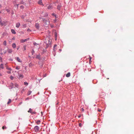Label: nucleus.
Instances as JSON below:
<instances>
[{
	"label": "nucleus",
	"instance_id": "10",
	"mask_svg": "<svg viewBox=\"0 0 134 134\" xmlns=\"http://www.w3.org/2000/svg\"><path fill=\"white\" fill-rule=\"evenodd\" d=\"M20 24L19 23H17L16 24V27L17 28H18L20 26Z\"/></svg>",
	"mask_w": 134,
	"mask_h": 134
},
{
	"label": "nucleus",
	"instance_id": "13",
	"mask_svg": "<svg viewBox=\"0 0 134 134\" xmlns=\"http://www.w3.org/2000/svg\"><path fill=\"white\" fill-rule=\"evenodd\" d=\"M35 27L37 29H38L39 28V25L38 24L36 23L35 24Z\"/></svg>",
	"mask_w": 134,
	"mask_h": 134
},
{
	"label": "nucleus",
	"instance_id": "28",
	"mask_svg": "<svg viewBox=\"0 0 134 134\" xmlns=\"http://www.w3.org/2000/svg\"><path fill=\"white\" fill-rule=\"evenodd\" d=\"M34 52H34V50L33 49L32 50V52H31V53H32V55L34 54Z\"/></svg>",
	"mask_w": 134,
	"mask_h": 134
},
{
	"label": "nucleus",
	"instance_id": "32",
	"mask_svg": "<svg viewBox=\"0 0 134 134\" xmlns=\"http://www.w3.org/2000/svg\"><path fill=\"white\" fill-rule=\"evenodd\" d=\"M7 69H8V70H10V71H11V69L10 68H7Z\"/></svg>",
	"mask_w": 134,
	"mask_h": 134
},
{
	"label": "nucleus",
	"instance_id": "49",
	"mask_svg": "<svg viewBox=\"0 0 134 134\" xmlns=\"http://www.w3.org/2000/svg\"><path fill=\"white\" fill-rule=\"evenodd\" d=\"M82 110H84V109L83 108H82Z\"/></svg>",
	"mask_w": 134,
	"mask_h": 134
},
{
	"label": "nucleus",
	"instance_id": "43",
	"mask_svg": "<svg viewBox=\"0 0 134 134\" xmlns=\"http://www.w3.org/2000/svg\"><path fill=\"white\" fill-rule=\"evenodd\" d=\"M2 74L0 73V76H2Z\"/></svg>",
	"mask_w": 134,
	"mask_h": 134
},
{
	"label": "nucleus",
	"instance_id": "34",
	"mask_svg": "<svg viewBox=\"0 0 134 134\" xmlns=\"http://www.w3.org/2000/svg\"><path fill=\"white\" fill-rule=\"evenodd\" d=\"M81 123H80L79 124V126L80 127H81Z\"/></svg>",
	"mask_w": 134,
	"mask_h": 134
},
{
	"label": "nucleus",
	"instance_id": "24",
	"mask_svg": "<svg viewBox=\"0 0 134 134\" xmlns=\"http://www.w3.org/2000/svg\"><path fill=\"white\" fill-rule=\"evenodd\" d=\"M24 84L26 86H27L28 83H27V82H24Z\"/></svg>",
	"mask_w": 134,
	"mask_h": 134
},
{
	"label": "nucleus",
	"instance_id": "37",
	"mask_svg": "<svg viewBox=\"0 0 134 134\" xmlns=\"http://www.w3.org/2000/svg\"><path fill=\"white\" fill-rule=\"evenodd\" d=\"M36 44H37L36 43H34V45H36Z\"/></svg>",
	"mask_w": 134,
	"mask_h": 134
},
{
	"label": "nucleus",
	"instance_id": "50",
	"mask_svg": "<svg viewBox=\"0 0 134 134\" xmlns=\"http://www.w3.org/2000/svg\"><path fill=\"white\" fill-rule=\"evenodd\" d=\"M7 12H8V9H7Z\"/></svg>",
	"mask_w": 134,
	"mask_h": 134
},
{
	"label": "nucleus",
	"instance_id": "30",
	"mask_svg": "<svg viewBox=\"0 0 134 134\" xmlns=\"http://www.w3.org/2000/svg\"><path fill=\"white\" fill-rule=\"evenodd\" d=\"M49 24V22L48 21H47L46 22V25H48Z\"/></svg>",
	"mask_w": 134,
	"mask_h": 134
},
{
	"label": "nucleus",
	"instance_id": "5",
	"mask_svg": "<svg viewBox=\"0 0 134 134\" xmlns=\"http://www.w3.org/2000/svg\"><path fill=\"white\" fill-rule=\"evenodd\" d=\"M19 78L20 79L22 78L23 77V75H22L18 73Z\"/></svg>",
	"mask_w": 134,
	"mask_h": 134
},
{
	"label": "nucleus",
	"instance_id": "6",
	"mask_svg": "<svg viewBox=\"0 0 134 134\" xmlns=\"http://www.w3.org/2000/svg\"><path fill=\"white\" fill-rule=\"evenodd\" d=\"M7 52L9 53H12V49H8L7 50Z\"/></svg>",
	"mask_w": 134,
	"mask_h": 134
},
{
	"label": "nucleus",
	"instance_id": "47",
	"mask_svg": "<svg viewBox=\"0 0 134 134\" xmlns=\"http://www.w3.org/2000/svg\"><path fill=\"white\" fill-rule=\"evenodd\" d=\"M25 69H26V67L25 68Z\"/></svg>",
	"mask_w": 134,
	"mask_h": 134
},
{
	"label": "nucleus",
	"instance_id": "29",
	"mask_svg": "<svg viewBox=\"0 0 134 134\" xmlns=\"http://www.w3.org/2000/svg\"><path fill=\"white\" fill-rule=\"evenodd\" d=\"M0 25L2 26H3V24L2 22L1 21H0Z\"/></svg>",
	"mask_w": 134,
	"mask_h": 134
},
{
	"label": "nucleus",
	"instance_id": "7",
	"mask_svg": "<svg viewBox=\"0 0 134 134\" xmlns=\"http://www.w3.org/2000/svg\"><path fill=\"white\" fill-rule=\"evenodd\" d=\"M16 60H17V61L19 62L20 63H21L22 62V61H21V60L18 57H16Z\"/></svg>",
	"mask_w": 134,
	"mask_h": 134
},
{
	"label": "nucleus",
	"instance_id": "40",
	"mask_svg": "<svg viewBox=\"0 0 134 134\" xmlns=\"http://www.w3.org/2000/svg\"><path fill=\"white\" fill-rule=\"evenodd\" d=\"M23 7V6H21V8H22Z\"/></svg>",
	"mask_w": 134,
	"mask_h": 134
},
{
	"label": "nucleus",
	"instance_id": "38",
	"mask_svg": "<svg viewBox=\"0 0 134 134\" xmlns=\"http://www.w3.org/2000/svg\"><path fill=\"white\" fill-rule=\"evenodd\" d=\"M18 85L17 84H16V85H15V86H16V87H18Z\"/></svg>",
	"mask_w": 134,
	"mask_h": 134
},
{
	"label": "nucleus",
	"instance_id": "35",
	"mask_svg": "<svg viewBox=\"0 0 134 134\" xmlns=\"http://www.w3.org/2000/svg\"><path fill=\"white\" fill-rule=\"evenodd\" d=\"M98 111H99V112L100 111H101V109H98Z\"/></svg>",
	"mask_w": 134,
	"mask_h": 134
},
{
	"label": "nucleus",
	"instance_id": "39",
	"mask_svg": "<svg viewBox=\"0 0 134 134\" xmlns=\"http://www.w3.org/2000/svg\"><path fill=\"white\" fill-rule=\"evenodd\" d=\"M78 117L79 118H80L81 117V116L80 115L78 116Z\"/></svg>",
	"mask_w": 134,
	"mask_h": 134
},
{
	"label": "nucleus",
	"instance_id": "14",
	"mask_svg": "<svg viewBox=\"0 0 134 134\" xmlns=\"http://www.w3.org/2000/svg\"><path fill=\"white\" fill-rule=\"evenodd\" d=\"M12 32L14 34H15L16 33V32L14 30L12 29L11 30Z\"/></svg>",
	"mask_w": 134,
	"mask_h": 134
},
{
	"label": "nucleus",
	"instance_id": "45",
	"mask_svg": "<svg viewBox=\"0 0 134 134\" xmlns=\"http://www.w3.org/2000/svg\"><path fill=\"white\" fill-rule=\"evenodd\" d=\"M19 48H17V49L18 50L19 49Z\"/></svg>",
	"mask_w": 134,
	"mask_h": 134
},
{
	"label": "nucleus",
	"instance_id": "16",
	"mask_svg": "<svg viewBox=\"0 0 134 134\" xmlns=\"http://www.w3.org/2000/svg\"><path fill=\"white\" fill-rule=\"evenodd\" d=\"M61 7V5H58L57 7V9L59 10H60V7Z\"/></svg>",
	"mask_w": 134,
	"mask_h": 134
},
{
	"label": "nucleus",
	"instance_id": "42",
	"mask_svg": "<svg viewBox=\"0 0 134 134\" xmlns=\"http://www.w3.org/2000/svg\"><path fill=\"white\" fill-rule=\"evenodd\" d=\"M22 102H21L19 104H21L22 103Z\"/></svg>",
	"mask_w": 134,
	"mask_h": 134
},
{
	"label": "nucleus",
	"instance_id": "17",
	"mask_svg": "<svg viewBox=\"0 0 134 134\" xmlns=\"http://www.w3.org/2000/svg\"><path fill=\"white\" fill-rule=\"evenodd\" d=\"M38 3L40 5H42V2L41 0H39L38 2Z\"/></svg>",
	"mask_w": 134,
	"mask_h": 134
},
{
	"label": "nucleus",
	"instance_id": "18",
	"mask_svg": "<svg viewBox=\"0 0 134 134\" xmlns=\"http://www.w3.org/2000/svg\"><path fill=\"white\" fill-rule=\"evenodd\" d=\"M56 46H57L56 45H55L54 46L53 50L54 51H55L56 50V48H55V47H56Z\"/></svg>",
	"mask_w": 134,
	"mask_h": 134
},
{
	"label": "nucleus",
	"instance_id": "22",
	"mask_svg": "<svg viewBox=\"0 0 134 134\" xmlns=\"http://www.w3.org/2000/svg\"><path fill=\"white\" fill-rule=\"evenodd\" d=\"M31 93V91H29L28 93V95H30Z\"/></svg>",
	"mask_w": 134,
	"mask_h": 134
},
{
	"label": "nucleus",
	"instance_id": "8",
	"mask_svg": "<svg viewBox=\"0 0 134 134\" xmlns=\"http://www.w3.org/2000/svg\"><path fill=\"white\" fill-rule=\"evenodd\" d=\"M55 39V40H57V33L56 32L54 33Z\"/></svg>",
	"mask_w": 134,
	"mask_h": 134
},
{
	"label": "nucleus",
	"instance_id": "2",
	"mask_svg": "<svg viewBox=\"0 0 134 134\" xmlns=\"http://www.w3.org/2000/svg\"><path fill=\"white\" fill-rule=\"evenodd\" d=\"M28 112L31 113L32 114H35L36 113V112L35 111L33 112L32 109L31 108L29 109V110L28 111Z\"/></svg>",
	"mask_w": 134,
	"mask_h": 134
},
{
	"label": "nucleus",
	"instance_id": "53",
	"mask_svg": "<svg viewBox=\"0 0 134 134\" xmlns=\"http://www.w3.org/2000/svg\"><path fill=\"white\" fill-rule=\"evenodd\" d=\"M1 13V12H0V13Z\"/></svg>",
	"mask_w": 134,
	"mask_h": 134
},
{
	"label": "nucleus",
	"instance_id": "23",
	"mask_svg": "<svg viewBox=\"0 0 134 134\" xmlns=\"http://www.w3.org/2000/svg\"><path fill=\"white\" fill-rule=\"evenodd\" d=\"M24 50V51H25L26 49V46H23Z\"/></svg>",
	"mask_w": 134,
	"mask_h": 134
},
{
	"label": "nucleus",
	"instance_id": "3",
	"mask_svg": "<svg viewBox=\"0 0 134 134\" xmlns=\"http://www.w3.org/2000/svg\"><path fill=\"white\" fill-rule=\"evenodd\" d=\"M29 40V38H28L26 39L25 40L21 39L20 40V42L21 43H23L24 42L26 41H27Z\"/></svg>",
	"mask_w": 134,
	"mask_h": 134
},
{
	"label": "nucleus",
	"instance_id": "25",
	"mask_svg": "<svg viewBox=\"0 0 134 134\" xmlns=\"http://www.w3.org/2000/svg\"><path fill=\"white\" fill-rule=\"evenodd\" d=\"M40 120H38L36 122V123L37 124H39V123L40 122Z\"/></svg>",
	"mask_w": 134,
	"mask_h": 134
},
{
	"label": "nucleus",
	"instance_id": "27",
	"mask_svg": "<svg viewBox=\"0 0 134 134\" xmlns=\"http://www.w3.org/2000/svg\"><path fill=\"white\" fill-rule=\"evenodd\" d=\"M15 69H17V70H19L20 69H19V66H16V68H15Z\"/></svg>",
	"mask_w": 134,
	"mask_h": 134
},
{
	"label": "nucleus",
	"instance_id": "46",
	"mask_svg": "<svg viewBox=\"0 0 134 134\" xmlns=\"http://www.w3.org/2000/svg\"><path fill=\"white\" fill-rule=\"evenodd\" d=\"M52 14L53 15H54V14Z\"/></svg>",
	"mask_w": 134,
	"mask_h": 134
},
{
	"label": "nucleus",
	"instance_id": "33",
	"mask_svg": "<svg viewBox=\"0 0 134 134\" xmlns=\"http://www.w3.org/2000/svg\"><path fill=\"white\" fill-rule=\"evenodd\" d=\"M27 31L28 32H30V31H31V30L29 29H28L27 30Z\"/></svg>",
	"mask_w": 134,
	"mask_h": 134
},
{
	"label": "nucleus",
	"instance_id": "26",
	"mask_svg": "<svg viewBox=\"0 0 134 134\" xmlns=\"http://www.w3.org/2000/svg\"><path fill=\"white\" fill-rule=\"evenodd\" d=\"M7 128V127H6L4 126H3L2 127V129L3 130L4 129H6Z\"/></svg>",
	"mask_w": 134,
	"mask_h": 134
},
{
	"label": "nucleus",
	"instance_id": "15",
	"mask_svg": "<svg viewBox=\"0 0 134 134\" xmlns=\"http://www.w3.org/2000/svg\"><path fill=\"white\" fill-rule=\"evenodd\" d=\"M12 46L14 48H15L16 47V45L15 44V43L13 44Z\"/></svg>",
	"mask_w": 134,
	"mask_h": 134
},
{
	"label": "nucleus",
	"instance_id": "20",
	"mask_svg": "<svg viewBox=\"0 0 134 134\" xmlns=\"http://www.w3.org/2000/svg\"><path fill=\"white\" fill-rule=\"evenodd\" d=\"M3 44L5 46L6 45V41H4Z\"/></svg>",
	"mask_w": 134,
	"mask_h": 134
},
{
	"label": "nucleus",
	"instance_id": "4",
	"mask_svg": "<svg viewBox=\"0 0 134 134\" xmlns=\"http://www.w3.org/2000/svg\"><path fill=\"white\" fill-rule=\"evenodd\" d=\"M48 42H46V43L48 45V44H50L51 43V40L49 39H48Z\"/></svg>",
	"mask_w": 134,
	"mask_h": 134
},
{
	"label": "nucleus",
	"instance_id": "19",
	"mask_svg": "<svg viewBox=\"0 0 134 134\" xmlns=\"http://www.w3.org/2000/svg\"><path fill=\"white\" fill-rule=\"evenodd\" d=\"M36 58H37L38 59H40V55H37L36 57Z\"/></svg>",
	"mask_w": 134,
	"mask_h": 134
},
{
	"label": "nucleus",
	"instance_id": "11",
	"mask_svg": "<svg viewBox=\"0 0 134 134\" xmlns=\"http://www.w3.org/2000/svg\"><path fill=\"white\" fill-rule=\"evenodd\" d=\"M70 76V72L68 73L66 75V76L67 77H69Z\"/></svg>",
	"mask_w": 134,
	"mask_h": 134
},
{
	"label": "nucleus",
	"instance_id": "51",
	"mask_svg": "<svg viewBox=\"0 0 134 134\" xmlns=\"http://www.w3.org/2000/svg\"><path fill=\"white\" fill-rule=\"evenodd\" d=\"M45 20H43V21H44V22H45Z\"/></svg>",
	"mask_w": 134,
	"mask_h": 134
},
{
	"label": "nucleus",
	"instance_id": "31",
	"mask_svg": "<svg viewBox=\"0 0 134 134\" xmlns=\"http://www.w3.org/2000/svg\"><path fill=\"white\" fill-rule=\"evenodd\" d=\"M10 79L11 80H13V78H14V77L12 76H11L10 77Z\"/></svg>",
	"mask_w": 134,
	"mask_h": 134
},
{
	"label": "nucleus",
	"instance_id": "21",
	"mask_svg": "<svg viewBox=\"0 0 134 134\" xmlns=\"http://www.w3.org/2000/svg\"><path fill=\"white\" fill-rule=\"evenodd\" d=\"M11 102V100L10 99H9V101L7 103V104H9Z\"/></svg>",
	"mask_w": 134,
	"mask_h": 134
},
{
	"label": "nucleus",
	"instance_id": "41",
	"mask_svg": "<svg viewBox=\"0 0 134 134\" xmlns=\"http://www.w3.org/2000/svg\"><path fill=\"white\" fill-rule=\"evenodd\" d=\"M0 59L1 60V62H2V58L1 57H0Z\"/></svg>",
	"mask_w": 134,
	"mask_h": 134
},
{
	"label": "nucleus",
	"instance_id": "48",
	"mask_svg": "<svg viewBox=\"0 0 134 134\" xmlns=\"http://www.w3.org/2000/svg\"><path fill=\"white\" fill-rule=\"evenodd\" d=\"M82 110H84V109L83 108H82Z\"/></svg>",
	"mask_w": 134,
	"mask_h": 134
},
{
	"label": "nucleus",
	"instance_id": "12",
	"mask_svg": "<svg viewBox=\"0 0 134 134\" xmlns=\"http://www.w3.org/2000/svg\"><path fill=\"white\" fill-rule=\"evenodd\" d=\"M52 6L51 5H49L47 7V8L49 9H52Z\"/></svg>",
	"mask_w": 134,
	"mask_h": 134
},
{
	"label": "nucleus",
	"instance_id": "9",
	"mask_svg": "<svg viewBox=\"0 0 134 134\" xmlns=\"http://www.w3.org/2000/svg\"><path fill=\"white\" fill-rule=\"evenodd\" d=\"M4 68V66L3 64H1L0 65V70H1V69H3Z\"/></svg>",
	"mask_w": 134,
	"mask_h": 134
},
{
	"label": "nucleus",
	"instance_id": "44",
	"mask_svg": "<svg viewBox=\"0 0 134 134\" xmlns=\"http://www.w3.org/2000/svg\"><path fill=\"white\" fill-rule=\"evenodd\" d=\"M1 7V5L0 4V8Z\"/></svg>",
	"mask_w": 134,
	"mask_h": 134
},
{
	"label": "nucleus",
	"instance_id": "1",
	"mask_svg": "<svg viewBox=\"0 0 134 134\" xmlns=\"http://www.w3.org/2000/svg\"><path fill=\"white\" fill-rule=\"evenodd\" d=\"M39 127L37 126H36L34 128L35 131L36 132L39 131Z\"/></svg>",
	"mask_w": 134,
	"mask_h": 134
},
{
	"label": "nucleus",
	"instance_id": "36",
	"mask_svg": "<svg viewBox=\"0 0 134 134\" xmlns=\"http://www.w3.org/2000/svg\"><path fill=\"white\" fill-rule=\"evenodd\" d=\"M7 72L8 74H10L11 72L10 71H8Z\"/></svg>",
	"mask_w": 134,
	"mask_h": 134
},
{
	"label": "nucleus",
	"instance_id": "52",
	"mask_svg": "<svg viewBox=\"0 0 134 134\" xmlns=\"http://www.w3.org/2000/svg\"><path fill=\"white\" fill-rule=\"evenodd\" d=\"M91 59V58H90V60Z\"/></svg>",
	"mask_w": 134,
	"mask_h": 134
}]
</instances>
